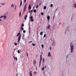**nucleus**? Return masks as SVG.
Wrapping results in <instances>:
<instances>
[{
	"label": "nucleus",
	"instance_id": "1",
	"mask_svg": "<svg viewBox=\"0 0 76 76\" xmlns=\"http://www.w3.org/2000/svg\"><path fill=\"white\" fill-rule=\"evenodd\" d=\"M27 5V3H26L24 7V9H23V12H25L26 11V6Z\"/></svg>",
	"mask_w": 76,
	"mask_h": 76
},
{
	"label": "nucleus",
	"instance_id": "2",
	"mask_svg": "<svg viewBox=\"0 0 76 76\" xmlns=\"http://www.w3.org/2000/svg\"><path fill=\"white\" fill-rule=\"evenodd\" d=\"M42 60V55H41L40 56V61L39 62V66L40 67L41 66V61Z\"/></svg>",
	"mask_w": 76,
	"mask_h": 76
},
{
	"label": "nucleus",
	"instance_id": "3",
	"mask_svg": "<svg viewBox=\"0 0 76 76\" xmlns=\"http://www.w3.org/2000/svg\"><path fill=\"white\" fill-rule=\"evenodd\" d=\"M70 49L71 51V53H72V52H73V46L70 45Z\"/></svg>",
	"mask_w": 76,
	"mask_h": 76
},
{
	"label": "nucleus",
	"instance_id": "4",
	"mask_svg": "<svg viewBox=\"0 0 76 76\" xmlns=\"http://www.w3.org/2000/svg\"><path fill=\"white\" fill-rule=\"evenodd\" d=\"M30 19H31L30 20L31 22H33V21H34V19L33 18V17H32V16L30 17Z\"/></svg>",
	"mask_w": 76,
	"mask_h": 76
},
{
	"label": "nucleus",
	"instance_id": "5",
	"mask_svg": "<svg viewBox=\"0 0 76 76\" xmlns=\"http://www.w3.org/2000/svg\"><path fill=\"white\" fill-rule=\"evenodd\" d=\"M20 38H21V35H19V37H18V41L19 42L20 40Z\"/></svg>",
	"mask_w": 76,
	"mask_h": 76
},
{
	"label": "nucleus",
	"instance_id": "6",
	"mask_svg": "<svg viewBox=\"0 0 76 76\" xmlns=\"http://www.w3.org/2000/svg\"><path fill=\"white\" fill-rule=\"evenodd\" d=\"M47 18L48 19V20L49 22V21H50V16H49V15H48L47 17Z\"/></svg>",
	"mask_w": 76,
	"mask_h": 76
},
{
	"label": "nucleus",
	"instance_id": "7",
	"mask_svg": "<svg viewBox=\"0 0 76 76\" xmlns=\"http://www.w3.org/2000/svg\"><path fill=\"white\" fill-rule=\"evenodd\" d=\"M50 27H51V26H50V25H48V27H47V29H50Z\"/></svg>",
	"mask_w": 76,
	"mask_h": 76
},
{
	"label": "nucleus",
	"instance_id": "8",
	"mask_svg": "<svg viewBox=\"0 0 76 76\" xmlns=\"http://www.w3.org/2000/svg\"><path fill=\"white\" fill-rule=\"evenodd\" d=\"M22 0H20V7L21 6H22Z\"/></svg>",
	"mask_w": 76,
	"mask_h": 76
},
{
	"label": "nucleus",
	"instance_id": "9",
	"mask_svg": "<svg viewBox=\"0 0 76 76\" xmlns=\"http://www.w3.org/2000/svg\"><path fill=\"white\" fill-rule=\"evenodd\" d=\"M28 17V15H26L25 16L24 18V19H25V20H26V19H27V17Z\"/></svg>",
	"mask_w": 76,
	"mask_h": 76
},
{
	"label": "nucleus",
	"instance_id": "10",
	"mask_svg": "<svg viewBox=\"0 0 76 76\" xmlns=\"http://www.w3.org/2000/svg\"><path fill=\"white\" fill-rule=\"evenodd\" d=\"M29 73L30 74V76H32V71H30L29 72Z\"/></svg>",
	"mask_w": 76,
	"mask_h": 76
},
{
	"label": "nucleus",
	"instance_id": "11",
	"mask_svg": "<svg viewBox=\"0 0 76 76\" xmlns=\"http://www.w3.org/2000/svg\"><path fill=\"white\" fill-rule=\"evenodd\" d=\"M48 56H49V57H51V54H50V52H48Z\"/></svg>",
	"mask_w": 76,
	"mask_h": 76
},
{
	"label": "nucleus",
	"instance_id": "12",
	"mask_svg": "<svg viewBox=\"0 0 76 76\" xmlns=\"http://www.w3.org/2000/svg\"><path fill=\"white\" fill-rule=\"evenodd\" d=\"M36 63V60H34L33 61V64H35Z\"/></svg>",
	"mask_w": 76,
	"mask_h": 76
},
{
	"label": "nucleus",
	"instance_id": "13",
	"mask_svg": "<svg viewBox=\"0 0 76 76\" xmlns=\"http://www.w3.org/2000/svg\"><path fill=\"white\" fill-rule=\"evenodd\" d=\"M28 9H31V4L29 5L28 7Z\"/></svg>",
	"mask_w": 76,
	"mask_h": 76
},
{
	"label": "nucleus",
	"instance_id": "14",
	"mask_svg": "<svg viewBox=\"0 0 76 76\" xmlns=\"http://www.w3.org/2000/svg\"><path fill=\"white\" fill-rule=\"evenodd\" d=\"M47 9V7H46V6H45V7H44V10H46V9Z\"/></svg>",
	"mask_w": 76,
	"mask_h": 76
},
{
	"label": "nucleus",
	"instance_id": "15",
	"mask_svg": "<svg viewBox=\"0 0 76 76\" xmlns=\"http://www.w3.org/2000/svg\"><path fill=\"white\" fill-rule=\"evenodd\" d=\"M20 35V32H19L18 33V34H17V37H18V36H19V35Z\"/></svg>",
	"mask_w": 76,
	"mask_h": 76
},
{
	"label": "nucleus",
	"instance_id": "16",
	"mask_svg": "<svg viewBox=\"0 0 76 76\" xmlns=\"http://www.w3.org/2000/svg\"><path fill=\"white\" fill-rule=\"evenodd\" d=\"M18 45V44H17V43H14V45H15V46H16V45Z\"/></svg>",
	"mask_w": 76,
	"mask_h": 76
},
{
	"label": "nucleus",
	"instance_id": "17",
	"mask_svg": "<svg viewBox=\"0 0 76 76\" xmlns=\"http://www.w3.org/2000/svg\"><path fill=\"white\" fill-rule=\"evenodd\" d=\"M53 4H50V7H53Z\"/></svg>",
	"mask_w": 76,
	"mask_h": 76
},
{
	"label": "nucleus",
	"instance_id": "18",
	"mask_svg": "<svg viewBox=\"0 0 76 76\" xmlns=\"http://www.w3.org/2000/svg\"><path fill=\"white\" fill-rule=\"evenodd\" d=\"M42 33H43V32L42 31L40 32V35H42Z\"/></svg>",
	"mask_w": 76,
	"mask_h": 76
},
{
	"label": "nucleus",
	"instance_id": "19",
	"mask_svg": "<svg viewBox=\"0 0 76 76\" xmlns=\"http://www.w3.org/2000/svg\"><path fill=\"white\" fill-rule=\"evenodd\" d=\"M41 14L42 15V16H43L44 15V13L43 12H41Z\"/></svg>",
	"mask_w": 76,
	"mask_h": 76
},
{
	"label": "nucleus",
	"instance_id": "20",
	"mask_svg": "<svg viewBox=\"0 0 76 76\" xmlns=\"http://www.w3.org/2000/svg\"><path fill=\"white\" fill-rule=\"evenodd\" d=\"M33 12H34V13H35L36 12V10L35 9H34V11H33Z\"/></svg>",
	"mask_w": 76,
	"mask_h": 76
},
{
	"label": "nucleus",
	"instance_id": "21",
	"mask_svg": "<svg viewBox=\"0 0 76 76\" xmlns=\"http://www.w3.org/2000/svg\"><path fill=\"white\" fill-rule=\"evenodd\" d=\"M21 29L23 31L24 30L23 27H21Z\"/></svg>",
	"mask_w": 76,
	"mask_h": 76
},
{
	"label": "nucleus",
	"instance_id": "22",
	"mask_svg": "<svg viewBox=\"0 0 76 76\" xmlns=\"http://www.w3.org/2000/svg\"><path fill=\"white\" fill-rule=\"evenodd\" d=\"M41 47H42V48H44V45L42 44V45Z\"/></svg>",
	"mask_w": 76,
	"mask_h": 76
},
{
	"label": "nucleus",
	"instance_id": "23",
	"mask_svg": "<svg viewBox=\"0 0 76 76\" xmlns=\"http://www.w3.org/2000/svg\"><path fill=\"white\" fill-rule=\"evenodd\" d=\"M14 59V60H15V59H16V61L18 60V59H17V57H16V58H15Z\"/></svg>",
	"mask_w": 76,
	"mask_h": 76
},
{
	"label": "nucleus",
	"instance_id": "24",
	"mask_svg": "<svg viewBox=\"0 0 76 76\" xmlns=\"http://www.w3.org/2000/svg\"><path fill=\"white\" fill-rule=\"evenodd\" d=\"M46 36V34H45L44 35V38H45V36Z\"/></svg>",
	"mask_w": 76,
	"mask_h": 76
},
{
	"label": "nucleus",
	"instance_id": "25",
	"mask_svg": "<svg viewBox=\"0 0 76 76\" xmlns=\"http://www.w3.org/2000/svg\"><path fill=\"white\" fill-rule=\"evenodd\" d=\"M32 45L33 46H35V44H34V43H33L32 44Z\"/></svg>",
	"mask_w": 76,
	"mask_h": 76
},
{
	"label": "nucleus",
	"instance_id": "26",
	"mask_svg": "<svg viewBox=\"0 0 76 76\" xmlns=\"http://www.w3.org/2000/svg\"><path fill=\"white\" fill-rule=\"evenodd\" d=\"M1 5H4L5 4V3H4V4H3V3H1Z\"/></svg>",
	"mask_w": 76,
	"mask_h": 76
},
{
	"label": "nucleus",
	"instance_id": "27",
	"mask_svg": "<svg viewBox=\"0 0 76 76\" xmlns=\"http://www.w3.org/2000/svg\"><path fill=\"white\" fill-rule=\"evenodd\" d=\"M21 26H22V27H23V26H24V24H22L21 25Z\"/></svg>",
	"mask_w": 76,
	"mask_h": 76
},
{
	"label": "nucleus",
	"instance_id": "28",
	"mask_svg": "<svg viewBox=\"0 0 76 76\" xmlns=\"http://www.w3.org/2000/svg\"><path fill=\"white\" fill-rule=\"evenodd\" d=\"M20 15H21V12H19V16H20Z\"/></svg>",
	"mask_w": 76,
	"mask_h": 76
},
{
	"label": "nucleus",
	"instance_id": "29",
	"mask_svg": "<svg viewBox=\"0 0 76 76\" xmlns=\"http://www.w3.org/2000/svg\"><path fill=\"white\" fill-rule=\"evenodd\" d=\"M18 53H20V51H19V50H18Z\"/></svg>",
	"mask_w": 76,
	"mask_h": 76
},
{
	"label": "nucleus",
	"instance_id": "30",
	"mask_svg": "<svg viewBox=\"0 0 76 76\" xmlns=\"http://www.w3.org/2000/svg\"><path fill=\"white\" fill-rule=\"evenodd\" d=\"M44 69V67L42 68V70H43Z\"/></svg>",
	"mask_w": 76,
	"mask_h": 76
},
{
	"label": "nucleus",
	"instance_id": "31",
	"mask_svg": "<svg viewBox=\"0 0 76 76\" xmlns=\"http://www.w3.org/2000/svg\"><path fill=\"white\" fill-rule=\"evenodd\" d=\"M33 12V10H31V11L29 12V13H31V12Z\"/></svg>",
	"mask_w": 76,
	"mask_h": 76
},
{
	"label": "nucleus",
	"instance_id": "32",
	"mask_svg": "<svg viewBox=\"0 0 76 76\" xmlns=\"http://www.w3.org/2000/svg\"><path fill=\"white\" fill-rule=\"evenodd\" d=\"M23 33H25L26 32V31H25V30H24V31H23Z\"/></svg>",
	"mask_w": 76,
	"mask_h": 76
},
{
	"label": "nucleus",
	"instance_id": "33",
	"mask_svg": "<svg viewBox=\"0 0 76 76\" xmlns=\"http://www.w3.org/2000/svg\"><path fill=\"white\" fill-rule=\"evenodd\" d=\"M6 18V16L5 15L4 17V19H5V18Z\"/></svg>",
	"mask_w": 76,
	"mask_h": 76
},
{
	"label": "nucleus",
	"instance_id": "34",
	"mask_svg": "<svg viewBox=\"0 0 76 76\" xmlns=\"http://www.w3.org/2000/svg\"><path fill=\"white\" fill-rule=\"evenodd\" d=\"M74 7L76 8V4H75L74 5Z\"/></svg>",
	"mask_w": 76,
	"mask_h": 76
},
{
	"label": "nucleus",
	"instance_id": "35",
	"mask_svg": "<svg viewBox=\"0 0 76 76\" xmlns=\"http://www.w3.org/2000/svg\"><path fill=\"white\" fill-rule=\"evenodd\" d=\"M30 42H32V41H30L29 42V43H30Z\"/></svg>",
	"mask_w": 76,
	"mask_h": 76
},
{
	"label": "nucleus",
	"instance_id": "36",
	"mask_svg": "<svg viewBox=\"0 0 76 76\" xmlns=\"http://www.w3.org/2000/svg\"><path fill=\"white\" fill-rule=\"evenodd\" d=\"M37 72H35L34 73V75H36V74H37Z\"/></svg>",
	"mask_w": 76,
	"mask_h": 76
},
{
	"label": "nucleus",
	"instance_id": "37",
	"mask_svg": "<svg viewBox=\"0 0 76 76\" xmlns=\"http://www.w3.org/2000/svg\"><path fill=\"white\" fill-rule=\"evenodd\" d=\"M43 62H44V58H43Z\"/></svg>",
	"mask_w": 76,
	"mask_h": 76
},
{
	"label": "nucleus",
	"instance_id": "38",
	"mask_svg": "<svg viewBox=\"0 0 76 76\" xmlns=\"http://www.w3.org/2000/svg\"><path fill=\"white\" fill-rule=\"evenodd\" d=\"M3 17V16H1V17H0V18H1Z\"/></svg>",
	"mask_w": 76,
	"mask_h": 76
},
{
	"label": "nucleus",
	"instance_id": "39",
	"mask_svg": "<svg viewBox=\"0 0 76 76\" xmlns=\"http://www.w3.org/2000/svg\"><path fill=\"white\" fill-rule=\"evenodd\" d=\"M38 5H37L36 7V8H38Z\"/></svg>",
	"mask_w": 76,
	"mask_h": 76
},
{
	"label": "nucleus",
	"instance_id": "40",
	"mask_svg": "<svg viewBox=\"0 0 76 76\" xmlns=\"http://www.w3.org/2000/svg\"><path fill=\"white\" fill-rule=\"evenodd\" d=\"M26 0H24V3H26Z\"/></svg>",
	"mask_w": 76,
	"mask_h": 76
},
{
	"label": "nucleus",
	"instance_id": "41",
	"mask_svg": "<svg viewBox=\"0 0 76 76\" xmlns=\"http://www.w3.org/2000/svg\"><path fill=\"white\" fill-rule=\"evenodd\" d=\"M11 7H13V4H12Z\"/></svg>",
	"mask_w": 76,
	"mask_h": 76
},
{
	"label": "nucleus",
	"instance_id": "42",
	"mask_svg": "<svg viewBox=\"0 0 76 76\" xmlns=\"http://www.w3.org/2000/svg\"><path fill=\"white\" fill-rule=\"evenodd\" d=\"M46 67H47V65H46V66H45V68H46Z\"/></svg>",
	"mask_w": 76,
	"mask_h": 76
},
{
	"label": "nucleus",
	"instance_id": "43",
	"mask_svg": "<svg viewBox=\"0 0 76 76\" xmlns=\"http://www.w3.org/2000/svg\"><path fill=\"white\" fill-rule=\"evenodd\" d=\"M41 3H39V5H41Z\"/></svg>",
	"mask_w": 76,
	"mask_h": 76
},
{
	"label": "nucleus",
	"instance_id": "44",
	"mask_svg": "<svg viewBox=\"0 0 76 76\" xmlns=\"http://www.w3.org/2000/svg\"><path fill=\"white\" fill-rule=\"evenodd\" d=\"M50 50H51V47L50 48Z\"/></svg>",
	"mask_w": 76,
	"mask_h": 76
},
{
	"label": "nucleus",
	"instance_id": "45",
	"mask_svg": "<svg viewBox=\"0 0 76 76\" xmlns=\"http://www.w3.org/2000/svg\"><path fill=\"white\" fill-rule=\"evenodd\" d=\"M14 51H15V49L14 48Z\"/></svg>",
	"mask_w": 76,
	"mask_h": 76
},
{
	"label": "nucleus",
	"instance_id": "46",
	"mask_svg": "<svg viewBox=\"0 0 76 76\" xmlns=\"http://www.w3.org/2000/svg\"><path fill=\"white\" fill-rule=\"evenodd\" d=\"M16 6H15V9H16Z\"/></svg>",
	"mask_w": 76,
	"mask_h": 76
},
{
	"label": "nucleus",
	"instance_id": "47",
	"mask_svg": "<svg viewBox=\"0 0 76 76\" xmlns=\"http://www.w3.org/2000/svg\"><path fill=\"white\" fill-rule=\"evenodd\" d=\"M13 58H15V56H13Z\"/></svg>",
	"mask_w": 76,
	"mask_h": 76
},
{
	"label": "nucleus",
	"instance_id": "48",
	"mask_svg": "<svg viewBox=\"0 0 76 76\" xmlns=\"http://www.w3.org/2000/svg\"><path fill=\"white\" fill-rule=\"evenodd\" d=\"M27 56H28V53H27Z\"/></svg>",
	"mask_w": 76,
	"mask_h": 76
},
{
	"label": "nucleus",
	"instance_id": "49",
	"mask_svg": "<svg viewBox=\"0 0 76 76\" xmlns=\"http://www.w3.org/2000/svg\"><path fill=\"white\" fill-rule=\"evenodd\" d=\"M1 19H0V21H1Z\"/></svg>",
	"mask_w": 76,
	"mask_h": 76
},
{
	"label": "nucleus",
	"instance_id": "50",
	"mask_svg": "<svg viewBox=\"0 0 76 76\" xmlns=\"http://www.w3.org/2000/svg\"><path fill=\"white\" fill-rule=\"evenodd\" d=\"M51 41H53V39H52L51 40Z\"/></svg>",
	"mask_w": 76,
	"mask_h": 76
},
{
	"label": "nucleus",
	"instance_id": "51",
	"mask_svg": "<svg viewBox=\"0 0 76 76\" xmlns=\"http://www.w3.org/2000/svg\"><path fill=\"white\" fill-rule=\"evenodd\" d=\"M17 76H18V74H17Z\"/></svg>",
	"mask_w": 76,
	"mask_h": 76
},
{
	"label": "nucleus",
	"instance_id": "52",
	"mask_svg": "<svg viewBox=\"0 0 76 76\" xmlns=\"http://www.w3.org/2000/svg\"><path fill=\"white\" fill-rule=\"evenodd\" d=\"M6 19V18H5V19Z\"/></svg>",
	"mask_w": 76,
	"mask_h": 76
},
{
	"label": "nucleus",
	"instance_id": "53",
	"mask_svg": "<svg viewBox=\"0 0 76 76\" xmlns=\"http://www.w3.org/2000/svg\"><path fill=\"white\" fill-rule=\"evenodd\" d=\"M57 9H56V10Z\"/></svg>",
	"mask_w": 76,
	"mask_h": 76
},
{
	"label": "nucleus",
	"instance_id": "54",
	"mask_svg": "<svg viewBox=\"0 0 76 76\" xmlns=\"http://www.w3.org/2000/svg\"><path fill=\"white\" fill-rule=\"evenodd\" d=\"M14 6H15V4L14 5Z\"/></svg>",
	"mask_w": 76,
	"mask_h": 76
},
{
	"label": "nucleus",
	"instance_id": "55",
	"mask_svg": "<svg viewBox=\"0 0 76 76\" xmlns=\"http://www.w3.org/2000/svg\"><path fill=\"white\" fill-rule=\"evenodd\" d=\"M66 58H67V57Z\"/></svg>",
	"mask_w": 76,
	"mask_h": 76
}]
</instances>
